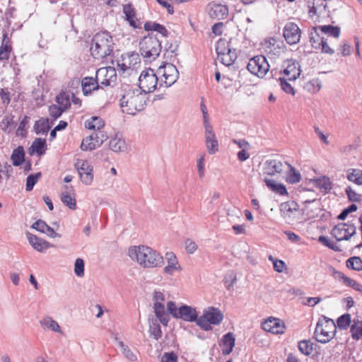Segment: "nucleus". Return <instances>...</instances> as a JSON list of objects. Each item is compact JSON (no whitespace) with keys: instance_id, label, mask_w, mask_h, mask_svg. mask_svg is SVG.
<instances>
[{"instance_id":"nucleus-1","label":"nucleus","mask_w":362,"mask_h":362,"mask_svg":"<svg viewBox=\"0 0 362 362\" xmlns=\"http://www.w3.org/2000/svg\"><path fill=\"white\" fill-rule=\"evenodd\" d=\"M128 255L144 268L158 267L164 263L163 257L157 251L145 245L131 246Z\"/></svg>"},{"instance_id":"nucleus-2","label":"nucleus","mask_w":362,"mask_h":362,"mask_svg":"<svg viewBox=\"0 0 362 362\" xmlns=\"http://www.w3.org/2000/svg\"><path fill=\"white\" fill-rule=\"evenodd\" d=\"M146 94L136 88L129 86L124 88V93L120 99L122 112L134 115L141 111L146 105Z\"/></svg>"},{"instance_id":"nucleus-3","label":"nucleus","mask_w":362,"mask_h":362,"mask_svg":"<svg viewBox=\"0 0 362 362\" xmlns=\"http://www.w3.org/2000/svg\"><path fill=\"white\" fill-rule=\"evenodd\" d=\"M114 46L112 36L108 32L103 31L94 35L90 50L95 59H101L112 54Z\"/></svg>"},{"instance_id":"nucleus-4","label":"nucleus","mask_w":362,"mask_h":362,"mask_svg":"<svg viewBox=\"0 0 362 362\" xmlns=\"http://www.w3.org/2000/svg\"><path fill=\"white\" fill-rule=\"evenodd\" d=\"M336 332L337 325L334 321L322 315L317 322L314 337L318 342L326 344L334 337Z\"/></svg>"},{"instance_id":"nucleus-5","label":"nucleus","mask_w":362,"mask_h":362,"mask_svg":"<svg viewBox=\"0 0 362 362\" xmlns=\"http://www.w3.org/2000/svg\"><path fill=\"white\" fill-rule=\"evenodd\" d=\"M160 41L156 35H148L139 42V52L146 62L155 60L161 52Z\"/></svg>"},{"instance_id":"nucleus-6","label":"nucleus","mask_w":362,"mask_h":362,"mask_svg":"<svg viewBox=\"0 0 362 362\" xmlns=\"http://www.w3.org/2000/svg\"><path fill=\"white\" fill-rule=\"evenodd\" d=\"M223 315L216 308L209 307L204 310L203 315L199 317L197 326L204 331H211L213 327L211 325H218L223 321Z\"/></svg>"},{"instance_id":"nucleus-7","label":"nucleus","mask_w":362,"mask_h":362,"mask_svg":"<svg viewBox=\"0 0 362 362\" xmlns=\"http://www.w3.org/2000/svg\"><path fill=\"white\" fill-rule=\"evenodd\" d=\"M160 88H168L173 85L179 78V71L171 63H163L156 70Z\"/></svg>"},{"instance_id":"nucleus-8","label":"nucleus","mask_w":362,"mask_h":362,"mask_svg":"<svg viewBox=\"0 0 362 362\" xmlns=\"http://www.w3.org/2000/svg\"><path fill=\"white\" fill-rule=\"evenodd\" d=\"M160 87L158 76L156 72L149 68L142 71L139 78V89L144 93H152L157 87Z\"/></svg>"},{"instance_id":"nucleus-9","label":"nucleus","mask_w":362,"mask_h":362,"mask_svg":"<svg viewBox=\"0 0 362 362\" xmlns=\"http://www.w3.org/2000/svg\"><path fill=\"white\" fill-rule=\"evenodd\" d=\"M152 300L153 311L157 319L163 325L167 326L170 320V316L165 310V296L164 293L159 290H155L152 293Z\"/></svg>"},{"instance_id":"nucleus-10","label":"nucleus","mask_w":362,"mask_h":362,"mask_svg":"<svg viewBox=\"0 0 362 362\" xmlns=\"http://www.w3.org/2000/svg\"><path fill=\"white\" fill-rule=\"evenodd\" d=\"M247 69L253 75L263 78L269 70V65L265 57L257 55L250 59Z\"/></svg>"},{"instance_id":"nucleus-11","label":"nucleus","mask_w":362,"mask_h":362,"mask_svg":"<svg viewBox=\"0 0 362 362\" xmlns=\"http://www.w3.org/2000/svg\"><path fill=\"white\" fill-rule=\"evenodd\" d=\"M356 233V227L350 222L341 223L332 230V235L337 240H349Z\"/></svg>"},{"instance_id":"nucleus-12","label":"nucleus","mask_w":362,"mask_h":362,"mask_svg":"<svg viewBox=\"0 0 362 362\" xmlns=\"http://www.w3.org/2000/svg\"><path fill=\"white\" fill-rule=\"evenodd\" d=\"M81 182L86 185H91L93 180V166L86 160L77 159L75 163Z\"/></svg>"},{"instance_id":"nucleus-13","label":"nucleus","mask_w":362,"mask_h":362,"mask_svg":"<svg viewBox=\"0 0 362 362\" xmlns=\"http://www.w3.org/2000/svg\"><path fill=\"white\" fill-rule=\"evenodd\" d=\"M96 78L101 86H112L117 80L116 69L112 67H103L96 71Z\"/></svg>"},{"instance_id":"nucleus-14","label":"nucleus","mask_w":362,"mask_h":362,"mask_svg":"<svg viewBox=\"0 0 362 362\" xmlns=\"http://www.w3.org/2000/svg\"><path fill=\"white\" fill-rule=\"evenodd\" d=\"M300 29L295 23L288 22L284 28L283 35L289 45L297 44L300 41Z\"/></svg>"},{"instance_id":"nucleus-15","label":"nucleus","mask_w":362,"mask_h":362,"mask_svg":"<svg viewBox=\"0 0 362 362\" xmlns=\"http://www.w3.org/2000/svg\"><path fill=\"white\" fill-rule=\"evenodd\" d=\"M177 319H181L185 322H195L197 325L199 320L198 313L195 308L187 305H182L179 308Z\"/></svg>"},{"instance_id":"nucleus-16","label":"nucleus","mask_w":362,"mask_h":362,"mask_svg":"<svg viewBox=\"0 0 362 362\" xmlns=\"http://www.w3.org/2000/svg\"><path fill=\"white\" fill-rule=\"evenodd\" d=\"M287 163H283L276 159H269L264 162V173L269 175H274L276 173H280L283 171L284 168L286 167Z\"/></svg>"},{"instance_id":"nucleus-17","label":"nucleus","mask_w":362,"mask_h":362,"mask_svg":"<svg viewBox=\"0 0 362 362\" xmlns=\"http://www.w3.org/2000/svg\"><path fill=\"white\" fill-rule=\"evenodd\" d=\"M206 147L209 154H215L218 151V141L214 129L204 131Z\"/></svg>"},{"instance_id":"nucleus-18","label":"nucleus","mask_w":362,"mask_h":362,"mask_svg":"<svg viewBox=\"0 0 362 362\" xmlns=\"http://www.w3.org/2000/svg\"><path fill=\"white\" fill-rule=\"evenodd\" d=\"M262 328L273 334H283L285 331V326L279 319L269 318L262 323Z\"/></svg>"},{"instance_id":"nucleus-19","label":"nucleus","mask_w":362,"mask_h":362,"mask_svg":"<svg viewBox=\"0 0 362 362\" xmlns=\"http://www.w3.org/2000/svg\"><path fill=\"white\" fill-rule=\"evenodd\" d=\"M26 236L29 243L38 252H43L48 248L53 247V245L49 243L48 241L40 238L35 235L27 233Z\"/></svg>"},{"instance_id":"nucleus-20","label":"nucleus","mask_w":362,"mask_h":362,"mask_svg":"<svg viewBox=\"0 0 362 362\" xmlns=\"http://www.w3.org/2000/svg\"><path fill=\"white\" fill-rule=\"evenodd\" d=\"M209 6V15L211 18L222 20L227 17L228 9L226 6L220 4H211Z\"/></svg>"},{"instance_id":"nucleus-21","label":"nucleus","mask_w":362,"mask_h":362,"mask_svg":"<svg viewBox=\"0 0 362 362\" xmlns=\"http://www.w3.org/2000/svg\"><path fill=\"white\" fill-rule=\"evenodd\" d=\"M168 264L164 267V272L168 275H173L176 271H180L181 267L178 263L176 256L173 252L165 255Z\"/></svg>"},{"instance_id":"nucleus-22","label":"nucleus","mask_w":362,"mask_h":362,"mask_svg":"<svg viewBox=\"0 0 362 362\" xmlns=\"http://www.w3.org/2000/svg\"><path fill=\"white\" fill-rule=\"evenodd\" d=\"M235 339L232 332H228L223 335L220 346L222 347V354L223 355L230 354L235 346Z\"/></svg>"},{"instance_id":"nucleus-23","label":"nucleus","mask_w":362,"mask_h":362,"mask_svg":"<svg viewBox=\"0 0 362 362\" xmlns=\"http://www.w3.org/2000/svg\"><path fill=\"white\" fill-rule=\"evenodd\" d=\"M100 82L93 77H85L81 81L82 90L85 95L90 94L93 90H98L100 87Z\"/></svg>"},{"instance_id":"nucleus-24","label":"nucleus","mask_w":362,"mask_h":362,"mask_svg":"<svg viewBox=\"0 0 362 362\" xmlns=\"http://www.w3.org/2000/svg\"><path fill=\"white\" fill-rule=\"evenodd\" d=\"M284 73L288 76V80H296L300 74L298 63L294 61H288L286 68L284 70Z\"/></svg>"},{"instance_id":"nucleus-25","label":"nucleus","mask_w":362,"mask_h":362,"mask_svg":"<svg viewBox=\"0 0 362 362\" xmlns=\"http://www.w3.org/2000/svg\"><path fill=\"white\" fill-rule=\"evenodd\" d=\"M334 277L341 280L344 284L353 288L354 290L361 291L362 286L355 280L345 276L342 272L334 269Z\"/></svg>"},{"instance_id":"nucleus-26","label":"nucleus","mask_w":362,"mask_h":362,"mask_svg":"<svg viewBox=\"0 0 362 362\" xmlns=\"http://www.w3.org/2000/svg\"><path fill=\"white\" fill-rule=\"evenodd\" d=\"M123 12L125 14L126 20L132 27L134 28L141 27V23L136 21V12L131 4L124 5L123 6Z\"/></svg>"},{"instance_id":"nucleus-27","label":"nucleus","mask_w":362,"mask_h":362,"mask_svg":"<svg viewBox=\"0 0 362 362\" xmlns=\"http://www.w3.org/2000/svg\"><path fill=\"white\" fill-rule=\"evenodd\" d=\"M40 324L44 329H50L54 332L62 333V329L57 322L54 320L49 316L44 317L40 321Z\"/></svg>"},{"instance_id":"nucleus-28","label":"nucleus","mask_w":362,"mask_h":362,"mask_svg":"<svg viewBox=\"0 0 362 362\" xmlns=\"http://www.w3.org/2000/svg\"><path fill=\"white\" fill-rule=\"evenodd\" d=\"M53 121L49 124V119L48 118L41 117L40 119L35 122L34 129L37 134H47Z\"/></svg>"},{"instance_id":"nucleus-29","label":"nucleus","mask_w":362,"mask_h":362,"mask_svg":"<svg viewBox=\"0 0 362 362\" xmlns=\"http://www.w3.org/2000/svg\"><path fill=\"white\" fill-rule=\"evenodd\" d=\"M46 147V140L45 139L37 138L29 148V153L30 154H33L35 152L38 156H41L45 153Z\"/></svg>"},{"instance_id":"nucleus-30","label":"nucleus","mask_w":362,"mask_h":362,"mask_svg":"<svg viewBox=\"0 0 362 362\" xmlns=\"http://www.w3.org/2000/svg\"><path fill=\"white\" fill-rule=\"evenodd\" d=\"M115 340L117 343L119 347L121 349L122 355L127 359L132 362H134L137 360L136 355L130 349L128 345L120 341L117 336L115 337Z\"/></svg>"},{"instance_id":"nucleus-31","label":"nucleus","mask_w":362,"mask_h":362,"mask_svg":"<svg viewBox=\"0 0 362 362\" xmlns=\"http://www.w3.org/2000/svg\"><path fill=\"white\" fill-rule=\"evenodd\" d=\"M218 60H219L225 66H230L233 64V62L237 59V51L235 49H228V52H226L217 57Z\"/></svg>"},{"instance_id":"nucleus-32","label":"nucleus","mask_w":362,"mask_h":362,"mask_svg":"<svg viewBox=\"0 0 362 362\" xmlns=\"http://www.w3.org/2000/svg\"><path fill=\"white\" fill-rule=\"evenodd\" d=\"M105 125L103 120L97 116H93L85 122L86 128L91 130L100 131Z\"/></svg>"},{"instance_id":"nucleus-33","label":"nucleus","mask_w":362,"mask_h":362,"mask_svg":"<svg viewBox=\"0 0 362 362\" xmlns=\"http://www.w3.org/2000/svg\"><path fill=\"white\" fill-rule=\"evenodd\" d=\"M25 158V151L23 146H18L13 151L11 156L12 163L14 166L21 165Z\"/></svg>"},{"instance_id":"nucleus-34","label":"nucleus","mask_w":362,"mask_h":362,"mask_svg":"<svg viewBox=\"0 0 362 362\" xmlns=\"http://www.w3.org/2000/svg\"><path fill=\"white\" fill-rule=\"evenodd\" d=\"M304 203L313 205V207L312 208H310L309 206H305L304 209V213L306 214V216H308L309 218H314L317 217L320 210L318 206V202L315 199H313L312 201L306 200Z\"/></svg>"},{"instance_id":"nucleus-35","label":"nucleus","mask_w":362,"mask_h":362,"mask_svg":"<svg viewBox=\"0 0 362 362\" xmlns=\"http://www.w3.org/2000/svg\"><path fill=\"white\" fill-rule=\"evenodd\" d=\"M264 182L268 188H269L272 191L280 194L285 195L287 194V190L286 187L282 184H276L274 180L265 178Z\"/></svg>"},{"instance_id":"nucleus-36","label":"nucleus","mask_w":362,"mask_h":362,"mask_svg":"<svg viewBox=\"0 0 362 362\" xmlns=\"http://www.w3.org/2000/svg\"><path fill=\"white\" fill-rule=\"evenodd\" d=\"M351 337L354 340H359L362 338V322L358 320H354L350 328Z\"/></svg>"},{"instance_id":"nucleus-37","label":"nucleus","mask_w":362,"mask_h":362,"mask_svg":"<svg viewBox=\"0 0 362 362\" xmlns=\"http://www.w3.org/2000/svg\"><path fill=\"white\" fill-rule=\"evenodd\" d=\"M95 134L93 133L89 136L84 138L82 141L81 148L83 151H92L98 148L99 146L96 145V139H95Z\"/></svg>"},{"instance_id":"nucleus-38","label":"nucleus","mask_w":362,"mask_h":362,"mask_svg":"<svg viewBox=\"0 0 362 362\" xmlns=\"http://www.w3.org/2000/svg\"><path fill=\"white\" fill-rule=\"evenodd\" d=\"M318 28L313 27L310 29L309 35H310V42L313 48L318 49H320V42L322 40V37H320L317 32Z\"/></svg>"},{"instance_id":"nucleus-39","label":"nucleus","mask_w":362,"mask_h":362,"mask_svg":"<svg viewBox=\"0 0 362 362\" xmlns=\"http://www.w3.org/2000/svg\"><path fill=\"white\" fill-rule=\"evenodd\" d=\"M346 177L349 181L356 185H362V170L360 169H349L347 172Z\"/></svg>"},{"instance_id":"nucleus-40","label":"nucleus","mask_w":362,"mask_h":362,"mask_svg":"<svg viewBox=\"0 0 362 362\" xmlns=\"http://www.w3.org/2000/svg\"><path fill=\"white\" fill-rule=\"evenodd\" d=\"M351 315L345 313L337 318L335 324L337 328L338 327L339 329L344 330L347 329L348 327L351 325Z\"/></svg>"},{"instance_id":"nucleus-41","label":"nucleus","mask_w":362,"mask_h":362,"mask_svg":"<svg viewBox=\"0 0 362 362\" xmlns=\"http://www.w3.org/2000/svg\"><path fill=\"white\" fill-rule=\"evenodd\" d=\"M316 187L327 193L332 189V182L329 177L324 176L315 180Z\"/></svg>"},{"instance_id":"nucleus-42","label":"nucleus","mask_w":362,"mask_h":362,"mask_svg":"<svg viewBox=\"0 0 362 362\" xmlns=\"http://www.w3.org/2000/svg\"><path fill=\"white\" fill-rule=\"evenodd\" d=\"M123 57L124 59V62L127 63V65L132 71L136 69L140 64V58L139 54L136 53L128 54L126 57Z\"/></svg>"},{"instance_id":"nucleus-43","label":"nucleus","mask_w":362,"mask_h":362,"mask_svg":"<svg viewBox=\"0 0 362 362\" xmlns=\"http://www.w3.org/2000/svg\"><path fill=\"white\" fill-rule=\"evenodd\" d=\"M346 266L348 269L355 271L362 270V259L359 257H351L346 262Z\"/></svg>"},{"instance_id":"nucleus-44","label":"nucleus","mask_w":362,"mask_h":362,"mask_svg":"<svg viewBox=\"0 0 362 362\" xmlns=\"http://www.w3.org/2000/svg\"><path fill=\"white\" fill-rule=\"evenodd\" d=\"M318 28L324 33L328 34L329 36L338 38L340 35V28L331 25L319 26Z\"/></svg>"},{"instance_id":"nucleus-45","label":"nucleus","mask_w":362,"mask_h":362,"mask_svg":"<svg viewBox=\"0 0 362 362\" xmlns=\"http://www.w3.org/2000/svg\"><path fill=\"white\" fill-rule=\"evenodd\" d=\"M228 49H232L229 45V42L226 39H219L216 45V52L218 57L228 52Z\"/></svg>"},{"instance_id":"nucleus-46","label":"nucleus","mask_w":362,"mask_h":362,"mask_svg":"<svg viewBox=\"0 0 362 362\" xmlns=\"http://www.w3.org/2000/svg\"><path fill=\"white\" fill-rule=\"evenodd\" d=\"M322 87V82L319 78H313L306 83L305 88L310 93H317Z\"/></svg>"},{"instance_id":"nucleus-47","label":"nucleus","mask_w":362,"mask_h":362,"mask_svg":"<svg viewBox=\"0 0 362 362\" xmlns=\"http://www.w3.org/2000/svg\"><path fill=\"white\" fill-rule=\"evenodd\" d=\"M287 168L289 169V175L286 178V181L289 183L294 184L299 182L301 178L299 172L296 170L290 164H287Z\"/></svg>"},{"instance_id":"nucleus-48","label":"nucleus","mask_w":362,"mask_h":362,"mask_svg":"<svg viewBox=\"0 0 362 362\" xmlns=\"http://www.w3.org/2000/svg\"><path fill=\"white\" fill-rule=\"evenodd\" d=\"M109 146L112 151L119 152L125 148V142L121 139L115 137L110 141Z\"/></svg>"},{"instance_id":"nucleus-49","label":"nucleus","mask_w":362,"mask_h":362,"mask_svg":"<svg viewBox=\"0 0 362 362\" xmlns=\"http://www.w3.org/2000/svg\"><path fill=\"white\" fill-rule=\"evenodd\" d=\"M298 349L304 355H310L313 350V344L308 340H303L298 343Z\"/></svg>"},{"instance_id":"nucleus-50","label":"nucleus","mask_w":362,"mask_h":362,"mask_svg":"<svg viewBox=\"0 0 362 362\" xmlns=\"http://www.w3.org/2000/svg\"><path fill=\"white\" fill-rule=\"evenodd\" d=\"M56 102L59 107L66 110L71 106L70 98L65 93H60L56 97Z\"/></svg>"},{"instance_id":"nucleus-51","label":"nucleus","mask_w":362,"mask_h":362,"mask_svg":"<svg viewBox=\"0 0 362 362\" xmlns=\"http://www.w3.org/2000/svg\"><path fill=\"white\" fill-rule=\"evenodd\" d=\"M149 332L150 334L153 336L156 340H158L161 337V328L156 320L152 321L151 324L150 325Z\"/></svg>"},{"instance_id":"nucleus-52","label":"nucleus","mask_w":362,"mask_h":362,"mask_svg":"<svg viewBox=\"0 0 362 362\" xmlns=\"http://www.w3.org/2000/svg\"><path fill=\"white\" fill-rule=\"evenodd\" d=\"M61 201L71 209H76V199L70 196L67 192H63L61 195Z\"/></svg>"},{"instance_id":"nucleus-53","label":"nucleus","mask_w":362,"mask_h":362,"mask_svg":"<svg viewBox=\"0 0 362 362\" xmlns=\"http://www.w3.org/2000/svg\"><path fill=\"white\" fill-rule=\"evenodd\" d=\"M318 241L322 243L323 245L327 247L328 248L336 251L339 252L341 249L334 242L331 241L327 237L321 235L318 238Z\"/></svg>"},{"instance_id":"nucleus-54","label":"nucleus","mask_w":362,"mask_h":362,"mask_svg":"<svg viewBox=\"0 0 362 362\" xmlns=\"http://www.w3.org/2000/svg\"><path fill=\"white\" fill-rule=\"evenodd\" d=\"M348 199L353 202H360L362 200V195L357 193L351 187H347L345 189Z\"/></svg>"},{"instance_id":"nucleus-55","label":"nucleus","mask_w":362,"mask_h":362,"mask_svg":"<svg viewBox=\"0 0 362 362\" xmlns=\"http://www.w3.org/2000/svg\"><path fill=\"white\" fill-rule=\"evenodd\" d=\"M40 177V173L28 175L26 179V190L31 191L33 189L34 185L37 183L38 179Z\"/></svg>"},{"instance_id":"nucleus-56","label":"nucleus","mask_w":362,"mask_h":362,"mask_svg":"<svg viewBox=\"0 0 362 362\" xmlns=\"http://www.w3.org/2000/svg\"><path fill=\"white\" fill-rule=\"evenodd\" d=\"M64 111V109L57 105L53 104L49 107V116L52 117L54 120L59 117Z\"/></svg>"},{"instance_id":"nucleus-57","label":"nucleus","mask_w":362,"mask_h":362,"mask_svg":"<svg viewBox=\"0 0 362 362\" xmlns=\"http://www.w3.org/2000/svg\"><path fill=\"white\" fill-rule=\"evenodd\" d=\"M268 259L269 261L272 262L274 269L276 272L279 273L283 272L284 269L286 267L285 262L284 261L277 259L274 258L272 255H269Z\"/></svg>"},{"instance_id":"nucleus-58","label":"nucleus","mask_w":362,"mask_h":362,"mask_svg":"<svg viewBox=\"0 0 362 362\" xmlns=\"http://www.w3.org/2000/svg\"><path fill=\"white\" fill-rule=\"evenodd\" d=\"M74 272L78 277L84 276V261L81 258H77L74 264Z\"/></svg>"},{"instance_id":"nucleus-59","label":"nucleus","mask_w":362,"mask_h":362,"mask_svg":"<svg viewBox=\"0 0 362 362\" xmlns=\"http://www.w3.org/2000/svg\"><path fill=\"white\" fill-rule=\"evenodd\" d=\"M117 71L119 74H131L133 71L129 66L127 65V63L124 62V57L121 61L117 62Z\"/></svg>"},{"instance_id":"nucleus-60","label":"nucleus","mask_w":362,"mask_h":362,"mask_svg":"<svg viewBox=\"0 0 362 362\" xmlns=\"http://www.w3.org/2000/svg\"><path fill=\"white\" fill-rule=\"evenodd\" d=\"M358 207L355 204H351L343 209V211L339 214L338 218L339 220H344L350 213L356 211Z\"/></svg>"},{"instance_id":"nucleus-61","label":"nucleus","mask_w":362,"mask_h":362,"mask_svg":"<svg viewBox=\"0 0 362 362\" xmlns=\"http://www.w3.org/2000/svg\"><path fill=\"white\" fill-rule=\"evenodd\" d=\"M279 80H280V85H281L282 90L285 93H286L288 94H291L292 95H293L295 94V90H294V88L292 87V86L289 83H288L286 80H285L284 78H280Z\"/></svg>"},{"instance_id":"nucleus-62","label":"nucleus","mask_w":362,"mask_h":362,"mask_svg":"<svg viewBox=\"0 0 362 362\" xmlns=\"http://www.w3.org/2000/svg\"><path fill=\"white\" fill-rule=\"evenodd\" d=\"M29 119H30L29 117L24 116V117L21 120V122H20L19 126H18V127L17 129L16 134L18 135L24 136L25 132V129H26V127H27V125H28V124L29 122Z\"/></svg>"},{"instance_id":"nucleus-63","label":"nucleus","mask_w":362,"mask_h":362,"mask_svg":"<svg viewBox=\"0 0 362 362\" xmlns=\"http://www.w3.org/2000/svg\"><path fill=\"white\" fill-rule=\"evenodd\" d=\"M160 362H177V356L174 352L164 353Z\"/></svg>"},{"instance_id":"nucleus-64","label":"nucleus","mask_w":362,"mask_h":362,"mask_svg":"<svg viewBox=\"0 0 362 362\" xmlns=\"http://www.w3.org/2000/svg\"><path fill=\"white\" fill-rule=\"evenodd\" d=\"M47 226L48 225L46 223L45 221L40 219L33 223V224L32 225V228L43 233Z\"/></svg>"}]
</instances>
